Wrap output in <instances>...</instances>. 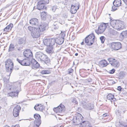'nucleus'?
<instances>
[{"mask_svg": "<svg viewBox=\"0 0 127 127\" xmlns=\"http://www.w3.org/2000/svg\"><path fill=\"white\" fill-rule=\"evenodd\" d=\"M115 69H112L110 70L109 71V73L111 74L115 72Z\"/></svg>", "mask_w": 127, "mask_h": 127, "instance_id": "49", "label": "nucleus"}, {"mask_svg": "<svg viewBox=\"0 0 127 127\" xmlns=\"http://www.w3.org/2000/svg\"><path fill=\"white\" fill-rule=\"evenodd\" d=\"M108 26V23H103L98 25V29L95 30V31L97 34L102 33L106 28L107 26Z\"/></svg>", "mask_w": 127, "mask_h": 127, "instance_id": "4", "label": "nucleus"}, {"mask_svg": "<svg viewBox=\"0 0 127 127\" xmlns=\"http://www.w3.org/2000/svg\"><path fill=\"white\" fill-rule=\"evenodd\" d=\"M117 87L120 88V87H121L120 86H118Z\"/></svg>", "mask_w": 127, "mask_h": 127, "instance_id": "61", "label": "nucleus"}, {"mask_svg": "<svg viewBox=\"0 0 127 127\" xmlns=\"http://www.w3.org/2000/svg\"><path fill=\"white\" fill-rule=\"evenodd\" d=\"M121 35L124 38L127 37V30L124 31L121 33Z\"/></svg>", "mask_w": 127, "mask_h": 127, "instance_id": "36", "label": "nucleus"}, {"mask_svg": "<svg viewBox=\"0 0 127 127\" xmlns=\"http://www.w3.org/2000/svg\"><path fill=\"white\" fill-rule=\"evenodd\" d=\"M11 127H19V126L18 125H16L15 126H12Z\"/></svg>", "mask_w": 127, "mask_h": 127, "instance_id": "56", "label": "nucleus"}, {"mask_svg": "<svg viewBox=\"0 0 127 127\" xmlns=\"http://www.w3.org/2000/svg\"><path fill=\"white\" fill-rule=\"evenodd\" d=\"M125 113L124 112V111H123V113Z\"/></svg>", "mask_w": 127, "mask_h": 127, "instance_id": "62", "label": "nucleus"}, {"mask_svg": "<svg viewBox=\"0 0 127 127\" xmlns=\"http://www.w3.org/2000/svg\"><path fill=\"white\" fill-rule=\"evenodd\" d=\"M124 2L126 5V6H125V7L126 8L127 7V0H123Z\"/></svg>", "mask_w": 127, "mask_h": 127, "instance_id": "52", "label": "nucleus"}, {"mask_svg": "<svg viewBox=\"0 0 127 127\" xmlns=\"http://www.w3.org/2000/svg\"><path fill=\"white\" fill-rule=\"evenodd\" d=\"M44 106L43 105H40V107L39 108V111H42L44 109Z\"/></svg>", "mask_w": 127, "mask_h": 127, "instance_id": "46", "label": "nucleus"}, {"mask_svg": "<svg viewBox=\"0 0 127 127\" xmlns=\"http://www.w3.org/2000/svg\"><path fill=\"white\" fill-rule=\"evenodd\" d=\"M31 63L32 65V67L33 69L34 68H38L39 67V64L34 59H32Z\"/></svg>", "mask_w": 127, "mask_h": 127, "instance_id": "19", "label": "nucleus"}, {"mask_svg": "<svg viewBox=\"0 0 127 127\" xmlns=\"http://www.w3.org/2000/svg\"><path fill=\"white\" fill-rule=\"evenodd\" d=\"M120 127H127V125H124L121 124H120Z\"/></svg>", "mask_w": 127, "mask_h": 127, "instance_id": "53", "label": "nucleus"}, {"mask_svg": "<svg viewBox=\"0 0 127 127\" xmlns=\"http://www.w3.org/2000/svg\"><path fill=\"white\" fill-rule=\"evenodd\" d=\"M83 107L88 110H90L94 108L93 105L91 103L85 101H83L82 103Z\"/></svg>", "mask_w": 127, "mask_h": 127, "instance_id": "11", "label": "nucleus"}, {"mask_svg": "<svg viewBox=\"0 0 127 127\" xmlns=\"http://www.w3.org/2000/svg\"><path fill=\"white\" fill-rule=\"evenodd\" d=\"M81 45H83L84 44V40H83V41L81 43Z\"/></svg>", "mask_w": 127, "mask_h": 127, "instance_id": "58", "label": "nucleus"}, {"mask_svg": "<svg viewBox=\"0 0 127 127\" xmlns=\"http://www.w3.org/2000/svg\"><path fill=\"white\" fill-rule=\"evenodd\" d=\"M103 117H104L107 116V115L106 113L104 114H103L102 116Z\"/></svg>", "mask_w": 127, "mask_h": 127, "instance_id": "57", "label": "nucleus"}, {"mask_svg": "<svg viewBox=\"0 0 127 127\" xmlns=\"http://www.w3.org/2000/svg\"><path fill=\"white\" fill-rule=\"evenodd\" d=\"M5 64L6 71L9 72V76H10L13 68V63L11 59H8L5 61Z\"/></svg>", "mask_w": 127, "mask_h": 127, "instance_id": "3", "label": "nucleus"}, {"mask_svg": "<svg viewBox=\"0 0 127 127\" xmlns=\"http://www.w3.org/2000/svg\"><path fill=\"white\" fill-rule=\"evenodd\" d=\"M15 46L13 44H11L9 47V49L8 50V52H12L14 51L15 49Z\"/></svg>", "mask_w": 127, "mask_h": 127, "instance_id": "28", "label": "nucleus"}, {"mask_svg": "<svg viewBox=\"0 0 127 127\" xmlns=\"http://www.w3.org/2000/svg\"><path fill=\"white\" fill-rule=\"evenodd\" d=\"M19 112H14L13 111V115L14 117H16L19 115Z\"/></svg>", "mask_w": 127, "mask_h": 127, "instance_id": "42", "label": "nucleus"}, {"mask_svg": "<svg viewBox=\"0 0 127 127\" xmlns=\"http://www.w3.org/2000/svg\"><path fill=\"white\" fill-rule=\"evenodd\" d=\"M74 70L71 68L69 69L68 70L67 72L69 74H70L73 72Z\"/></svg>", "mask_w": 127, "mask_h": 127, "instance_id": "45", "label": "nucleus"}, {"mask_svg": "<svg viewBox=\"0 0 127 127\" xmlns=\"http://www.w3.org/2000/svg\"><path fill=\"white\" fill-rule=\"evenodd\" d=\"M59 26L57 24H53L51 26L52 28L55 30H57L59 28Z\"/></svg>", "mask_w": 127, "mask_h": 127, "instance_id": "37", "label": "nucleus"}, {"mask_svg": "<svg viewBox=\"0 0 127 127\" xmlns=\"http://www.w3.org/2000/svg\"><path fill=\"white\" fill-rule=\"evenodd\" d=\"M107 98L108 99L113 100L114 99V95L111 94H109L107 96Z\"/></svg>", "mask_w": 127, "mask_h": 127, "instance_id": "31", "label": "nucleus"}, {"mask_svg": "<svg viewBox=\"0 0 127 127\" xmlns=\"http://www.w3.org/2000/svg\"><path fill=\"white\" fill-rule=\"evenodd\" d=\"M28 30L30 31H33V27L31 26H29L28 28Z\"/></svg>", "mask_w": 127, "mask_h": 127, "instance_id": "51", "label": "nucleus"}, {"mask_svg": "<svg viewBox=\"0 0 127 127\" xmlns=\"http://www.w3.org/2000/svg\"><path fill=\"white\" fill-rule=\"evenodd\" d=\"M54 111L56 113H61L64 112L65 110V107L61 104L56 108L53 109Z\"/></svg>", "mask_w": 127, "mask_h": 127, "instance_id": "16", "label": "nucleus"}, {"mask_svg": "<svg viewBox=\"0 0 127 127\" xmlns=\"http://www.w3.org/2000/svg\"><path fill=\"white\" fill-rule=\"evenodd\" d=\"M100 66L102 67L106 66L108 64L105 60H102L100 61L98 63Z\"/></svg>", "mask_w": 127, "mask_h": 127, "instance_id": "23", "label": "nucleus"}, {"mask_svg": "<svg viewBox=\"0 0 127 127\" xmlns=\"http://www.w3.org/2000/svg\"><path fill=\"white\" fill-rule=\"evenodd\" d=\"M21 109V107L19 105H17L13 109V111L17 112H19L20 110Z\"/></svg>", "mask_w": 127, "mask_h": 127, "instance_id": "30", "label": "nucleus"}, {"mask_svg": "<svg viewBox=\"0 0 127 127\" xmlns=\"http://www.w3.org/2000/svg\"><path fill=\"white\" fill-rule=\"evenodd\" d=\"M57 9V7L56 6H54L51 7V9L52 11L53 12H55Z\"/></svg>", "mask_w": 127, "mask_h": 127, "instance_id": "47", "label": "nucleus"}, {"mask_svg": "<svg viewBox=\"0 0 127 127\" xmlns=\"http://www.w3.org/2000/svg\"><path fill=\"white\" fill-rule=\"evenodd\" d=\"M55 44L56 43L59 45H61L63 42L64 40V38L59 37L56 39L55 38Z\"/></svg>", "mask_w": 127, "mask_h": 127, "instance_id": "22", "label": "nucleus"}, {"mask_svg": "<svg viewBox=\"0 0 127 127\" xmlns=\"http://www.w3.org/2000/svg\"><path fill=\"white\" fill-rule=\"evenodd\" d=\"M55 38H46L43 40V43L44 45L47 46H53L55 44Z\"/></svg>", "mask_w": 127, "mask_h": 127, "instance_id": "7", "label": "nucleus"}, {"mask_svg": "<svg viewBox=\"0 0 127 127\" xmlns=\"http://www.w3.org/2000/svg\"><path fill=\"white\" fill-rule=\"evenodd\" d=\"M23 54L24 57L29 59L32 58V53L31 50L29 49L25 50L23 52Z\"/></svg>", "mask_w": 127, "mask_h": 127, "instance_id": "15", "label": "nucleus"}, {"mask_svg": "<svg viewBox=\"0 0 127 127\" xmlns=\"http://www.w3.org/2000/svg\"><path fill=\"white\" fill-rule=\"evenodd\" d=\"M73 103H75L76 104H77V102L76 101V99H73L71 101Z\"/></svg>", "mask_w": 127, "mask_h": 127, "instance_id": "50", "label": "nucleus"}, {"mask_svg": "<svg viewBox=\"0 0 127 127\" xmlns=\"http://www.w3.org/2000/svg\"><path fill=\"white\" fill-rule=\"evenodd\" d=\"M113 6H112V9L111 11H114L117 9V8L118 7L117 6H116L114 5H113Z\"/></svg>", "mask_w": 127, "mask_h": 127, "instance_id": "39", "label": "nucleus"}, {"mask_svg": "<svg viewBox=\"0 0 127 127\" xmlns=\"http://www.w3.org/2000/svg\"><path fill=\"white\" fill-rule=\"evenodd\" d=\"M46 4V2L44 0H41L39 1L37 3V9L39 10H41L43 9H46V7L45 5Z\"/></svg>", "mask_w": 127, "mask_h": 127, "instance_id": "12", "label": "nucleus"}, {"mask_svg": "<svg viewBox=\"0 0 127 127\" xmlns=\"http://www.w3.org/2000/svg\"><path fill=\"white\" fill-rule=\"evenodd\" d=\"M35 59L38 61L44 63L49 66L51 64L50 59L47 55L41 52H36L35 55Z\"/></svg>", "mask_w": 127, "mask_h": 127, "instance_id": "1", "label": "nucleus"}, {"mask_svg": "<svg viewBox=\"0 0 127 127\" xmlns=\"http://www.w3.org/2000/svg\"><path fill=\"white\" fill-rule=\"evenodd\" d=\"M78 55V54L77 53H76L75 54V55L76 56H77Z\"/></svg>", "mask_w": 127, "mask_h": 127, "instance_id": "59", "label": "nucleus"}, {"mask_svg": "<svg viewBox=\"0 0 127 127\" xmlns=\"http://www.w3.org/2000/svg\"><path fill=\"white\" fill-rule=\"evenodd\" d=\"M53 46H47L46 49V52L48 54L51 55L53 52Z\"/></svg>", "mask_w": 127, "mask_h": 127, "instance_id": "24", "label": "nucleus"}, {"mask_svg": "<svg viewBox=\"0 0 127 127\" xmlns=\"http://www.w3.org/2000/svg\"><path fill=\"white\" fill-rule=\"evenodd\" d=\"M13 25L12 24H10L7 26L4 29V31H11L13 27Z\"/></svg>", "mask_w": 127, "mask_h": 127, "instance_id": "25", "label": "nucleus"}, {"mask_svg": "<svg viewBox=\"0 0 127 127\" xmlns=\"http://www.w3.org/2000/svg\"><path fill=\"white\" fill-rule=\"evenodd\" d=\"M119 20H118L117 21V23L115 25V26L113 28L115 29H117L118 30V28H119V26H118V23H119Z\"/></svg>", "mask_w": 127, "mask_h": 127, "instance_id": "43", "label": "nucleus"}, {"mask_svg": "<svg viewBox=\"0 0 127 127\" xmlns=\"http://www.w3.org/2000/svg\"><path fill=\"white\" fill-rule=\"evenodd\" d=\"M26 39L25 37H21L19 38L18 40V43L19 45L23 44L25 41Z\"/></svg>", "mask_w": 127, "mask_h": 127, "instance_id": "27", "label": "nucleus"}, {"mask_svg": "<svg viewBox=\"0 0 127 127\" xmlns=\"http://www.w3.org/2000/svg\"><path fill=\"white\" fill-rule=\"evenodd\" d=\"M15 46L16 47V48L19 51H20L22 50V47H18V45L17 44L15 45Z\"/></svg>", "mask_w": 127, "mask_h": 127, "instance_id": "44", "label": "nucleus"}, {"mask_svg": "<svg viewBox=\"0 0 127 127\" xmlns=\"http://www.w3.org/2000/svg\"><path fill=\"white\" fill-rule=\"evenodd\" d=\"M117 21L115 20H113L110 21V24L112 27L113 28L117 23Z\"/></svg>", "mask_w": 127, "mask_h": 127, "instance_id": "35", "label": "nucleus"}, {"mask_svg": "<svg viewBox=\"0 0 127 127\" xmlns=\"http://www.w3.org/2000/svg\"><path fill=\"white\" fill-rule=\"evenodd\" d=\"M119 28L118 30L120 31L126 27L125 23L123 21L119 20L118 23Z\"/></svg>", "mask_w": 127, "mask_h": 127, "instance_id": "20", "label": "nucleus"}, {"mask_svg": "<svg viewBox=\"0 0 127 127\" xmlns=\"http://www.w3.org/2000/svg\"><path fill=\"white\" fill-rule=\"evenodd\" d=\"M3 127H10L9 126H8L7 125H6L5 126H4Z\"/></svg>", "mask_w": 127, "mask_h": 127, "instance_id": "60", "label": "nucleus"}, {"mask_svg": "<svg viewBox=\"0 0 127 127\" xmlns=\"http://www.w3.org/2000/svg\"><path fill=\"white\" fill-rule=\"evenodd\" d=\"M34 118L35 119L34 121V127H38L41 123V117L40 115L38 114H35L34 115Z\"/></svg>", "mask_w": 127, "mask_h": 127, "instance_id": "9", "label": "nucleus"}, {"mask_svg": "<svg viewBox=\"0 0 127 127\" xmlns=\"http://www.w3.org/2000/svg\"><path fill=\"white\" fill-rule=\"evenodd\" d=\"M125 76V72L123 71L121 72L119 74V76L120 79H122L123 78V77Z\"/></svg>", "mask_w": 127, "mask_h": 127, "instance_id": "34", "label": "nucleus"}, {"mask_svg": "<svg viewBox=\"0 0 127 127\" xmlns=\"http://www.w3.org/2000/svg\"><path fill=\"white\" fill-rule=\"evenodd\" d=\"M117 90L119 91H123V90L122 88H117Z\"/></svg>", "mask_w": 127, "mask_h": 127, "instance_id": "55", "label": "nucleus"}, {"mask_svg": "<svg viewBox=\"0 0 127 127\" xmlns=\"http://www.w3.org/2000/svg\"><path fill=\"white\" fill-rule=\"evenodd\" d=\"M111 48L115 50H118L120 49L122 47V44L119 42H112L110 43Z\"/></svg>", "mask_w": 127, "mask_h": 127, "instance_id": "6", "label": "nucleus"}, {"mask_svg": "<svg viewBox=\"0 0 127 127\" xmlns=\"http://www.w3.org/2000/svg\"><path fill=\"white\" fill-rule=\"evenodd\" d=\"M16 88H10L9 90H13L11 92L8 93V95L12 97H16L18 96L19 93L21 91L20 89L19 90H17L16 89Z\"/></svg>", "mask_w": 127, "mask_h": 127, "instance_id": "8", "label": "nucleus"}, {"mask_svg": "<svg viewBox=\"0 0 127 127\" xmlns=\"http://www.w3.org/2000/svg\"><path fill=\"white\" fill-rule=\"evenodd\" d=\"M30 23L33 26H38V20L36 18H32L30 20Z\"/></svg>", "mask_w": 127, "mask_h": 127, "instance_id": "21", "label": "nucleus"}, {"mask_svg": "<svg viewBox=\"0 0 127 127\" xmlns=\"http://www.w3.org/2000/svg\"><path fill=\"white\" fill-rule=\"evenodd\" d=\"M41 17L42 20L44 21V22L49 23L51 21V16L49 14H48L47 12L43 11L41 13Z\"/></svg>", "mask_w": 127, "mask_h": 127, "instance_id": "5", "label": "nucleus"}, {"mask_svg": "<svg viewBox=\"0 0 127 127\" xmlns=\"http://www.w3.org/2000/svg\"><path fill=\"white\" fill-rule=\"evenodd\" d=\"M83 118L82 116L79 113L77 116L74 118L73 122L75 125H78L80 124V120H82V118Z\"/></svg>", "mask_w": 127, "mask_h": 127, "instance_id": "18", "label": "nucleus"}, {"mask_svg": "<svg viewBox=\"0 0 127 127\" xmlns=\"http://www.w3.org/2000/svg\"><path fill=\"white\" fill-rule=\"evenodd\" d=\"M3 80L4 82H6L7 81V79L5 77H4L3 78Z\"/></svg>", "mask_w": 127, "mask_h": 127, "instance_id": "54", "label": "nucleus"}, {"mask_svg": "<svg viewBox=\"0 0 127 127\" xmlns=\"http://www.w3.org/2000/svg\"><path fill=\"white\" fill-rule=\"evenodd\" d=\"M109 32L111 34L113 35H116L117 34V31L112 29H110Z\"/></svg>", "mask_w": 127, "mask_h": 127, "instance_id": "32", "label": "nucleus"}, {"mask_svg": "<svg viewBox=\"0 0 127 127\" xmlns=\"http://www.w3.org/2000/svg\"><path fill=\"white\" fill-rule=\"evenodd\" d=\"M65 34L64 32H61V33L60 34V35L61 36L60 37L64 38V37L65 36Z\"/></svg>", "mask_w": 127, "mask_h": 127, "instance_id": "48", "label": "nucleus"}, {"mask_svg": "<svg viewBox=\"0 0 127 127\" xmlns=\"http://www.w3.org/2000/svg\"><path fill=\"white\" fill-rule=\"evenodd\" d=\"M100 39L102 43H104L105 40V38L104 36H101L100 37Z\"/></svg>", "mask_w": 127, "mask_h": 127, "instance_id": "41", "label": "nucleus"}, {"mask_svg": "<svg viewBox=\"0 0 127 127\" xmlns=\"http://www.w3.org/2000/svg\"><path fill=\"white\" fill-rule=\"evenodd\" d=\"M41 105V104H38L37 105H35L34 107L35 109L36 110L39 111V108Z\"/></svg>", "mask_w": 127, "mask_h": 127, "instance_id": "38", "label": "nucleus"}, {"mask_svg": "<svg viewBox=\"0 0 127 127\" xmlns=\"http://www.w3.org/2000/svg\"><path fill=\"white\" fill-rule=\"evenodd\" d=\"M107 60L111 66L114 67H118L119 65V63L118 61L112 58H108Z\"/></svg>", "mask_w": 127, "mask_h": 127, "instance_id": "13", "label": "nucleus"}, {"mask_svg": "<svg viewBox=\"0 0 127 127\" xmlns=\"http://www.w3.org/2000/svg\"><path fill=\"white\" fill-rule=\"evenodd\" d=\"M121 0H115L113 2V5L118 7L121 6Z\"/></svg>", "mask_w": 127, "mask_h": 127, "instance_id": "26", "label": "nucleus"}, {"mask_svg": "<svg viewBox=\"0 0 127 127\" xmlns=\"http://www.w3.org/2000/svg\"><path fill=\"white\" fill-rule=\"evenodd\" d=\"M73 6L75 8L77 7V10H78L80 7V4L78 2H77L76 4H75L74 5H73Z\"/></svg>", "mask_w": 127, "mask_h": 127, "instance_id": "40", "label": "nucleus"}, {"mask_svg": "<svg viewBox=\"0 0 127 127\" xmlns=\"http://www.w3.org/2000/svg\"><path fill=\"white\" fill-rule=\"evenodd\" d=\"M51 71L49 70H43L41 72V73L42 74H49L51 73Z\"/></svg>", "mask_w": 127, "mask_h": 127, "instance_id": "33", "label": "nucleus"}, {"mask_svg": "<svg viewBox=\"0 0 127 127\" xmlns=\"http://www.w3.org/2000/svg\"><path fill=\"white\" fill-rule=\"evenodd\" d=\"M49 23L44 22L42 23L39 26L38 29H39V31L41 32L45 31L47 28Z\"/></svg>", "mask_w": 127, "mask_h": 127, "instance_id": "17", "label": "nucleus"}, {"mask_svg": "<svg viewBox=\"0 0 127 127\" xmlns=\"http://www.w3.org/2000/svg\"><path fill=\"white\" fill-rule=\"evenodd\" d=\"M77 10V8L73 6V5H72L70 10L71 13L72 14H75Z\"/></svg>", "mask_w": 127, "mask_h": 127, "instance_id": "29", "label": "nucleus"}, {"mask_svg": "<svg viewBox=\"0 0 127 127\" xmlns=\"http://www.w3.org/2000/svg\"><path fill=\"white\" fill-rule=\"evenodd\" d=\"M95 35L92 33L87 36L85 38L84 41L86 45L90 46L93 44L94 42Z\"/></svg>", "mask_w": 127, "mask_h": 127, "instance_id": "2", "label": "nucleus"}, {"mask_svg": "<svg viewBox=\"0 0 127 127\" xmlns=\"http://www.w3.org/2000/svg\"><path fill=\"white\" fill-rule=\"evenodd\" d=\"M17 61L21 65L23 66H29L31 64L30 61L26 59L21 60L17 58Z\"/></svg>", "mask_w": 127, "mask_h": 127, "instance_id": "14", "label": "nucleus"}, {"mask_svg": "<svg viewBox=\"0 0 127 127\" xmlns=\"http://www.w3.org/2000/svg\"><path fill=\"white\" fill-rule=\"evenodd\" d=\"M19 69V68H18V69Z\"/></svg>", "mask_w": 127, "mask_h": 127, "instance_id": "63", "label": "nucleus"}, {"mask_svg": "<svg viewBox=\"0 0 127 127\" xmlns=\"http://www.w3.org/2000/svg\"><path fill=\"white\" fill-rule=\"evenodd\" d=\"M40 32L39 31V29L34 27L32 32H31V35L33 38H37L39 37Z\"/></svg>", "mask_w": 127, "mask_h": 127, "instance_id": "10", "label": "nucleus"}]
</instances>
